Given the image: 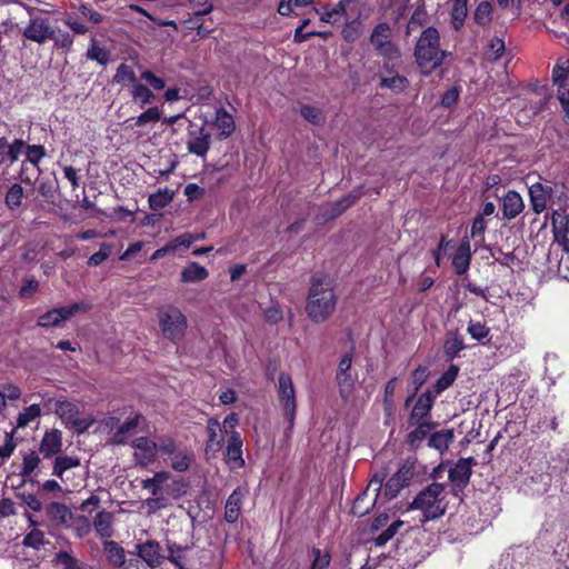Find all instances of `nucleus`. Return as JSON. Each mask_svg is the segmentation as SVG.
<instances>
[{
	"mask_svg": "<svg viewBox=\"0 0 569 569\" xmlns=\"http://www.w3.org/2000/svg\"><path fill=\"white\" fill-rule=\"evenodd\" d=\"M336 305L332 280L325 274L312 276L306 303L308 317L316 323H322L333 313Z\"/></svg>",
	"mask_w": 569,
	"mask_h": 569,
	"instance_id": "1",
	"label": "nucleus"
},
{
	"mask_svg": "<svg viewBox=\"0 0 569 569\" xmlns=\"http://www.w3.org/2000/svg\"><path fill=\"white\" fill-rule=\"evenodd\" d=\"M452 53L440 48V33L437 28H426L418 38L413 57L416 63L426 76L440 68Z\"/></svg>",
	"mask_w": 569,
	"mask_h": 569,
	"instance_id": "2",
	"label": "nucleus"
},
{
	"mask_svg": "<svg viewBox=\"0 0 569 569\" xmlns=\"http://www.w3.org/2000/svg\"><path fill=\"white\" fill-rule=\"evenodd\" d=\"M445 489V483H430L413 498L412 502L409 505V509L420 510L422 512L421 522L440 518L446 513L448 507Z\"/></svg>",
	"mask_w": 569,
	"mask_h": 569,
	"instance_id": "3",
	"label": "nucleus"
},
{
	"mask_svg": "<svg viewBox=\"0 0 569 569\" xmlns=\"http://www.w3.org/2000/svg\"><path fill=\"white\" fill-rule=\"evenodd\" d=\"M157 317L164 339L178 343L184 338L188 321L178 307L172 305L162 306L158 309Z\"/></svg>",
	"mask_w": 569,
	"mask_h": 569,
	"instance_id": "4",
	"label": "nucleus"
},
{
	"mask_svg": "<svg viewBox=\"0 0 569 569\" xmlns=\"http://www.w3.org/2000/svg\"><path fill=\"white\" fill-rule=\"evenodd\" d=\"M391 31L390 26L387 22L378 23L369 38L370 43L379 56H381L386 62L383 68L387 72L392 73V68H389L388 62L400 58V48L390 40Z\"/></svg>",
	"mask_w": 569,
	"mask_h": 569,
	"instance_id": "5",
	"label": "nucleus"
},
{
	"mask_svg": "<svg viewBox=\"0 0 569 569\" xmlns=\"http://www.w3.org/2000/svg\"><path fill=\"white\" fill-rule=\"evenodd\" d=\"M54 412L66 427L74 429L79 435L86 432L96 422L92 416L80 417L78 405L68 400L56 401Z\"/></svg>",
	"mask_w": 569,
	"mask_h": 569,
	"instance_id": "6",
	"label": "nucleus"
},
{
	"mask_svg": "<svg viewBox=\"0 0 569 569\" xmlns=\"http://www.w3.org/2000/svg\"><path fill=\"white\" fill-rule=\"evenodd\" d=\"M473 465H476V461L472 457L460 458L448 470V478L451 482V493L460 500L465 488L469 485Z\"/></svg>",
	"mask_w": 569,
	"mask_h": 569,
	"instance_id": "7",
	"label": "nucleus"
},
{
	"mask_svg": "<svg viewBox=\"0 0 569 569\" xmlns=\"http://www.w3.org/2000/svg\"><path fill=\"white\" fill-rule=\"evenodd\" d=\"M389 515L380 513L378 515L370 525V531L372 533L380 531L377 536L372 537V542L376 547L386 546L399 531V529L405 525V522L400 519L395 520L389 523Z\"/></svg>",
	"mask_w": 569,
	"mask_h": 569,
	"instance_id": "8",
	"label": "nucleus"
},
{
	"mask_svg": "<svg viewBox=\"0 0 569 569\" xmlns=\"http://www.w3.org/2000/svg\"><path fill=\"white\" fill-rule=\"evenodd\" d=\"M91 305L86 301L76 302L69 307L56 308L41 315L38 319L40 327H58L64 320L70 319L78 312H87Z\"/></svg>",
	"mask_w": 569,
	"mask_h": 569,
	"instance_id": "9",
	"label": "nucleus"
},
{
	"mask_svg": "<svg viewBox=\"0 0 569 569\" xmlns=\"http://www.w3.org/2000/svg\"><path fill=\"white\" fill-rule=\"evenodd\" d=\"M278 393L283 416L291 428L296 416V396L292 379L288 373L282 372L279 376Z\"/></svg>",
	"mask_w": 569,
	"mask_h": 569,
	"instance_id": "10",
	"label": "nucleus"
},
{
	"mask_svg": "<svg viewBox=\"0 0 569 569\" xmlns=\"http://www.w3.org/2000/svg\"><path fill=\"white\" fill-rule=\"evenodd\" d=\"M362 196V188L353 189L346 197L338 201L328 203L321 209V212L316 217L318 223L327 222L341 216L348 208L356 203Z\"/></svg>",
	"mask_w": 569,
	"mask_h": 569,
	"instance_id": "11",
	"label": "nucleus"
},
{
	"mask_svg": "<svg viewBox=\"0 0 569 569\" xmlns=\"http://www.w3.org/2000/svg\"><path fill=\"white\" fill-rule=\"evenodd\" d=\"M415 476V463L407 460L405 461L398 471L388 479L385 485V496L388 499H393L398 493L408 487Z\"/></svg>",
	"mask_w": 569,
	"mask_h": 569,
	"instance_id": "12",
	"label": "nucleus"
},
{
	"mask_svg": "<svg viewBox=\"0 0 569 569\" xmlns=\"http://www.w3.org/2000/svg\"><path fill=\"white\" fill-rule=\"evenodd\" d=\"M211 146V133L206 128L190 122L188 129L187 149L191 154L204 158Z\"/></svg>",
	"mask_w": 569,
	"mask_h": 569,
	"instance_id": "13",
	"label": "nucleus"
},
{
	"mask_svg": "<svg viewBox=\"0 0 569 569\" xmlns=\"http://www.w3.org/2000/svg\"><path fill=\"white\" fill-rule=\"evenodd\" d=\"M359 6V0H340L333 7L325 6L321 10L316 9L322 22L335 24L341 20L342 17L352 14Z\"/></svg>",
	"mask_w": 569,
	"mask_h": 569,
	"instance_id": "14",
	"label": "nucleus"
},
{
	"mask_svg": "<svg viewBox=\"0 0 569 569\" xmlns=\"http://www.w3.org/2000/svg\"><path fill=\"white\" fill-rule=\"evenodd\" d=\"M22 34L26 39L43 44L50 38H53V28L48 19L42 17H31L28 24L23 28Z\"/></svg>",
	"mask_w": 569,
	"mask_h": 569,
	"instance_id": "15",
	"label": "nucleus"
},
{
	"mask_svg": "<svg viewBox=\"0 0 569 569\" xmlns=\"http://www.w3.org/2000/svg\"><path fill=\"white\" fill-rule=\"evenodd\" d=\"M146 563L147 567L154 569L162 562L161 546L157 540H147L142 543H137L132 552Z\"/></svg>",
	"mask_w": 569,
	"mask_h": 569,
	"instance_id": "16",
	"label": "nucleus"
},
{
	"mask_svg": "<svg viewBox=\"0 0 569 569\" xmlns=\"http://www.w3.org/2000/svg\"><path fill=\"white\" fill-rule=\"evenodd\" d=\"M351 365L352 351L346 353L341 358L336 373V380L339 386L340 396L345 399L349 397L355 385V379L350 375Z\"/></svg>",
	"mask_w": 569,
	"mask_h": 569,
	"instance_id": "17",
	"label": "nucleus"
},
{
	"mask_svg": "<svg viewBox=\"0 0 569 569\" xmlns=\"http://www.w3.org/2000/svg\"><path fill=\"white\" fill-rule=\"evenodd\" d=\"M373 486L375 491L379 492L382 486V479L375 477L371 479L367 489L357 496L351 508L352 515L363 517L375 507L378 493H376L375 498H370L368 495V490Z\"/></svg>",
	"mask_w": 569,
	"mask_h": 569,
	"instance_id": "18",
	"label": "nucleus"
},
{
	"mask_svg": "<svg viewBox=\"0 0 569 569\" xmlns=\"http://www.w3.org/2000/svg\"><path fill=\"white\" fill-rule=\"evenodd\" d=\"M553 190L549 184L536 182L529 188L531 207L535 213L539 214L547 208L548 200L552 197Z\"/></svg>",
	"mask_w": 569,
	"mask_h": 569,
	"instance_id": "19",
	"label": "nucleus"
},
{
	"mask_svg": "<svg viewBox=\"0 0 569 569\" xmlns=\"http://www.w3.org/2000/svg\"><path fill=\"white\" fill-rule=\"evenodd\" d=\"M62 449V432L58 429H51L44 432L40 446L39 452L44 458H51L59 453Z\"/></svg>",
	"mask_w": 569,
	"mask_h": 569,
	"instance_id": "20",
	"label": "nucleus"
},
{
	"mask_svg": "<svg viewBox=\"0 0 569 569\" xmlns=\"http://www.w3.org/2000/svg\"><path fill=\"white\" fill-rule=\"evenodd\" d=\"M435 401V396L430 390L421 393L411 411L409 422L418 423L422 421L431 411Z\"/></svg>",
	"mask_w": 569,
	"mask_h": 569,
	"instance_id": "21",
	"label": "nucleus"
},
{
	"mask_svg": "<svg viewBox=\"0 0 569 569\" xmlns=\"http://www.w3.org/2000/svg\"><path fill=\"white\" fill-rule=\"evenodd\" d=\"M226 456L228 460L233 463V468L244 466V460L242 459V439L240 433L236 430L230 431Z\"/></svg>",
	"mask_w": 569,
	"mask_h": 569,
	"instance_id": "22",
	"label": "nucleus"
},
{
	"mask_svg": "<svg viewBox=\"0 0 569 569\" xmlns=\"http://www.w3.org/2000/svg\"><path fill=\"white\" fill-rule=\"evenodd\" d=\"M429 552L422 548L421 543L417 540L412 541V543L406 548L402 558H399L402 561V566L407 569L416 568L420 562H422Z\"/></svg>",
	"mask_w": 569,
	"mask_h": 569,
	"instance_id": "23",
	"label": "nucleus"
},
{
	"mask_svg": "<svg viewBox=\"0 0 569 569\" xmlns=\"http://www.w3.org/2000/svg\"><path fill=\"white\" fill-rule=\"evenodd\" d=\"M523 208L522 198L518 192L510 190L505 194L502 199V213L505 219L511 220L516 218L521 213Z\"/></svg>",
	"mask_w": 569,
	"mask_h": 569,
	"instance_id": "24",
	"label": "nucleus"
},
{
	"mask_svg": "<svg viewBox=\"0 0 569 569\" xmlns=\"http://www.w3.org/2000/svg\"><path fill=\"white\" fill-rule=\"evenodd\" d=\"M219 430V421L216 418H210L207 425L208 440L204 449V455L208 459L214 457L216 453L221 449L222 439L218 437Z\"/></svg>",
	"mask_w": 569,
	"mask_h": 569,
	"instance_id": "25",
	"label": "nucleus"
},
{
	"mask_svg": "<svg viewBox=\"0 0 569 569\" xmlns=\"http://www.w3.org/2000/svg\"><path fill=\"white\" fill-rule=\"evenodd\" d=\"M132 446L141 451V455L136 453V458L140 463H148L152 461L156 457V452L158 451L157 442L152 441L148 437H139L133 442Z\"/></svg>",
	"mask_w": 569,
	"mask_h": 569,
	"instance_id": "26",
	"label": "nucleus"
},
{
	"mask_svg": "<svg viewBox=\"0 0 569 569\" xmlns=\"http://www.w3.org/2000/svg\"><path fill=\"white\" fill-rule=\"evenodd\" d=\"M242 499L243 493L240 488L234 489L229 496L224 506V519L227 522L233 523L239 519Z\"/></svg>",
	"mask_w": 569,
	"mask_h": 569,
	"instance_id": "27",
	"label": "nucleus"
},
{
	"mask_svg": "<svg viewBox=\"0 0 569 569\" xmlns=\"http://www.w3.org/2000/svg\"><path fill=\"white\" fill-rule=\"evenodd\" d=\"M471 261L469 241H463L452 258V267L457 274L461 276L467 272Z\"/></svg>",
	"mask_w": 569,
	"mask_h": 569,
	"instance_id": "28",
	"label": "nucleus"
},
{
	"mask_svg": "<svg viewBox=\"0 0 569 569\" xmlns=\"http://www.w3.org/2000/svg\"><path fill=\"white\" fill-rule=\"evenodd\" d=\"M47 515L57 526H69L72 519L71 510L60 502H51L47 507Z\"/></svg>",
	"mask_w": 569,
	"mask_h": 569,
	"instance_id": "29",
	"label": "nucleus"
},
{
	"mask_svg": "<svg viewBox=\"0 0 569 569\" xmlns=\"http://www.w3.org/2000/svg\"><path fill=\"white\" fill-rule=\"evenodd\" d=\"M103 552L112 566L120 568L122 565H126V551L117 541L104 540Z\"/></svg>",
	"mask_w": 569,
	"mask_h": 569,
	"instance_id": "30",
	"label": "nucleus"
},
{
	"mask_svg": "<svg viewBox=\"0 0 569 569\" xmlns=\"http://www.w3.org/2000/svg\"><path fill=\"white\" fill-rule=\"evenodd\" d=\"M113 513L107 510L99 511L93 520V527L101 538H110L113 535Z\"/></svg>",
	"mask_w": 569,
	"mask_h": 569,
	"instance_id": "31",
	"label": "nucleus"
},
{
	"mask_svg": "<svg viewBox=\"0 0 569 569\" xmlns=\"http://www.w3.org/2000/svg\"><path fill=\"white\" fill-rule=\"evenodd\" d=\"M453 437L451 429L436 431L429 437L428 446L442 453L449 448V445L453 441Z\"/></svg>",
	"mask_w": 569,
	"mask_h": 569,
	"instance_id": "32",
	"label": "nucleus"
},
{
	"mask_svg": "<svg viewBox=\"0 0 569 569\" xmlns=\"http://www.w3.org/2000/svg\"><path fill=\"white\" fill-rule=\"evenodd\" d=\"M214 123L219 130L220 138H228L236 129L234 121L231 114H229L227 110L223 108H220L216 111Z\"/></svg>",
	"mask_w": 569,
	"mask_h": 569,
	"instance_id": "33",
	"label": "nucleus"
},
{
	"mask_svg": "<svg viewBox=\"0 0 569 569\" xmlns=\"http://www.w3.org/2000/svg\"><path fill=\"white\" fill-rule=\"evenodd\" d=\"M140 416H136L121 423L112 436V443L123 445L131 432L139 426Z\"/></svg>",
	"mask_w": 569,
	"mask_h": 569,
	"instance_id": "34",
	"label": "nucleus"
},
{
	"mask_svg": "<svg viewBox=\"0 0 569 569\" xmlns=\"http://www.w3.org/2000/svg\"><path fill=\"white\" fill-rule=\"evenodd\" d=\"M208 274V270L204 267L200 266L198 262H191L181 271V281L199 282L204 280Z\"/></svg>",
	"mask_w": 569,
	"mask_h": 569,
	"instance_id": "35",
	"label": "nucleus"
},
{
	"mask_svg": "<svg viewBox=\"0 0 569 569\" xmlns=\"http://www.w3.org/2000/svg\"><path fill=\"white\" fill-rule=\"evenodd\" d=\"M24 190L20 183H13L4 196V204L10 211H16L22 206Z\"/></svg>",
	"mask_w": 569,
	"mask_h": 569,
	"instance_id": "36",
	"label": "nucleus"
},
{
	"mask_svg": "<svg viewBox=\"0 0 569 569\" xmlns=\"http://www.w3.org/2000/svg\"><path fill=\"white\" fill-rule=\"evenodd\" d=\"M468 0H453L451 9V23L455 30H460L468 16Z\"/></svg>",
	"mask_w": 569,
	"mask_h": 569,
	"instance_id": "37",
	"label": "nucleus"
},
{
	"mask_svg": "<svg viewBox=\"0 0 569 569\" xmlns=\"http://www.w3.org/2000/svg\"><path fill=\"white\" fill-rule=\"evenodd\" d=\"M353 19L346 23L342 30V37L347 42H355L361 34V21L359 8L351 14Z\"/></svg>",
	"mask_w": 569,
	"mask_h": 569,
	"instance_id": "38",
	"label": "nucleus"
},
{
	"mask_svg": "<svg viewBox=\"0 0 569 569\" xmlns=\"http://www.w3.org/2000/svg\"><path fill=\"white\" fill-rule=\"evenodd\" d=\"M173 191L164 188L149 196V206L152 210H160L168 206L173 199Z\"/></svg>",
	"mask_w": 569,
	"mask_h": 569,
	"instance_id": "39",
	"label": "nucleus"
},
{
	"mask_svg": "<svg viewBox=\"0 0 569 569\" xmlns=\"http://www.w3.org/2000/svg\"><path fill=\"white\" fill-rule=\"evenodd\" d=\"M86 57L89 60L97 61L101 66H106L109 62L110 53L107 49L99 47L97 39L92 38Z\"/></svg>",
	"mask_w": 569,
	"mask_h": 569,
	"instance_id": "40",
	"label": "nucleus"
},
{
	"mask_svg": "<svg viewBox=\"0 0 569 569\" xmlns=\"http://www.w3.org/2000/svg\"><path fill=\"white\" fill-rule=\"evenodd\" d=\"M79 465L80 459L78 457L58 456L54 459L52 473L59 478H62L64 471L78 467Z\"/></svg>",
	"mask_w": 569,
	"mask_h": 569,
	"instance_id": "41",
	"label": "nucleus"
},
{
	"mask_svg": "<svg viewBox=\"0 0 569 569\" xmlns=\"http://www.w3.org/2000/svg\"><path fill=\"white\" fill-rule=\"evenodd\" d=\"M417 427L408 435V443L411 447H418L420 442L428 436L429 431L433 427L431 422L419 421L416 423Z\"/></svg>",
	"mask_w": 569,
	"mask_h": 569,
	"instance_id": "42",
	"label": "nucleus"
},
{
	"mask_svg": "<svg viewBox=\"0 0 569 569\" xmlns=\"http://www.w3.org/2000/svg\"><path fill=\"white\" fill-rule=\"evenodd\" d=\"M459 368L456 365H451L446 372L437 380L433 386L436 395H440L447 388H449L458 376Z\"/></svg>",
	"mask_w": 569,
	"mask_h": 569,
	"instance_id": "43",
	"label": "nucleus"
},
{
	"mask_svg": "<svg viewBox=\"0 0 569 569\" xmlns=\"http://www.w3.org/2000/svg\"><path fill=\"white\" fill-rule=\"evenodd\" d=\"M212 9H213L212 4H209L202 9H197L194 12V17L188 21L189 28L196 29L198 31V34H200V36L208 34L212 30V28L204 26L203 22H200V17L210 13L212 11Z\"/></svg>",
	"mask_w": 569,
	"mask_h": 569,
	"instance_id": "44",
	"label": "nucleus"
},
{
	"mask_svg": "<svg viewBox=\"0 0 569 569\" xmlns=\"http://www.w3.org/2000/svg\"><path fill=\"white\" fill-rule=\"evenodd\" d=\"M131 97L132 100L139 102L141 107L152 103L156 99L153 92L142 83L134 84L131 90Z\"/></svg>",
	"mask_w": 569,
	"mask_h": 569,
	"instance_id": "45",
	"label": "nucleus"
},
{
	"mask_svg": "<svg viewBox=\"0 0 569 569\" xmlns=\"http://www.w3.org/2000/svg\"><path fill=\"white\" fill-rule=\"evenodd\" d=\"M463 349V339L458 335H453L447 338L443 345V352L447 360H453L458 356V353Z\"/></svg>",
	"mask_w": 569,
	"mask_h": 569,
	"instance_id": "46",
	"label": "nucleus"
},
{
	"mask_svg": "<svg viewBox=\"0 0 569 569\" xmlns=\"http://www.w3.org/2000/svg\"><path fill=\"white\" fill-rule=\"evenodd\" d=\"M492 20V6L488 1H481L475 12H473V21L479 26H487Z\"/></svg>",
	"mask_w": 569,
	"mask_h": 569,
	"instance_id": "47",
	"label": "nucleus"
},
{
	"mask_svg": "<svg viewBox=\"0 0 569 569\" xmlns=\"http://www.w3.org/2000/svg\"><path fill=\"white\" fill-rule=\"evenodd\" d=\"M169 472H157L152 478L142 480V488L149 490L152 496H158L161 486L169 479Z\"/></svg>",
	"mask_w": 569,
	"mask_h": 569,
	"instance_id": "48",
	"label": "nucleus"
},
{
	"mask_svg": "<svg viewBox=\"0 0 569 569\" xmlns=\"http://www.w3.org/2000/svg\"><path fill=\"white\" fill-rule=\"evenodd\" d=\"M26 161L36 167L39 171V164L41 160L47 156L46 149L41 144H28L26 143Z\"/></svg>",
	"mask_w": 569,
	"mask_h": 569,
	"instance_id": "49",
	"label": "nucleus"
},
{
	"mask_svg": "<svg viewBox=\"0 0 569 569\" xmlns=\"http://www.w3.org/2000/svg\"><path fill=\"white\" fill-rule=\"evenodd\" d=\"M112 82L113 83H124V82H129L132 84V88L134 87V84H137V77H136V73L132 69V67H130L129 64L127 63H121L117 70H116V74L113 76L112 78Z\"/></svg>",
	"mask_w": 569,
	"mask_h": 569,
	"instance_id": "50",
	"label": "nucleus"
},
{
	"mask_svg": "<svg viewBox=\"0 0 569 569\" xmlns=\"http://www.w3.org/2000/svg\"><path fill=\"white\" fill-rule=\"evenodd\" d=\"M380 88H388L396 92H402L408 86L409 81L406 77L395 74L392 77H381Z\"/></svg>",
	"mask_w": 569,
	"mask_h": 569,
	"instance_id": "51",
	"label": "nucleus"
},
{
	"mask_svg": "<svg viewBox=\"0 0 569 569\" xmlns=\"http://www.w3.org/2000/svg\"><path fill=\"white\" fill-rule=\"evenodd\" d=\"M41 415V409L39 405H31L23 409L22 412L18 415L17 418V428H23L29 425L32 420L38 418Z\"/></svg>",
	"mask_w": 569,
	"mask_h": 569,
	"instance_id": "52",
	"label": "nucleus"
},
{
	"mask_svg": "<svg viewBox=\"0 0 569 569\" xmlns=\"http://www.w3.org/2000/svg\"><path fill=\"white\" fill-rule=\"evenodd\" d=\"M300 114L305 120L315 126H320L325 122V117L321 110L313 106H302L300 109Z\"/></svg>",
	"mask_w": 569,
	"mask_h": 569,
	"instance_id": "53",
	"label": "nucleus"
},
{
	"mask_svg": "<svg viewBox=\"0 0 569 569\" xmlns=\"http://www.w3.org/2000/svg\"><path fill=\"white\" fill-rule=\"evenodd\" d=\"M26 143L22 139H14L11 143H8L6 157L10 163L18 161L19 157L24 153Z\"/></svg>",
	"mask_w": 569,
	"mask_h": 569,
	"instance_id": "54",
	"label": "nucleus"
},
{
	"mask_svg": "<svg viewBox=\"0 0 569 569\" xmlns=\"http://www.w3.org/2000/svg\"><path fill=\"white\" fill-rule=\"evenodd\" d=\"M44 533L39 529H32L28 535L24 536L22 545L24 547L39 550L44 545Z\"/></svg>",
	"mask_w": 569,
	"mask_h": 569,
	"instance_id": "55",
	"label": "nucleus"
},
{
	"mask_svg": "<svg viewBox=\"0 0 569 569\" xmlns=\"http://www.w3.org/2000/svg\"><path fill=\"white\" fill-rule=\"evenodd\" d=\"M311 553L313 556L311 569H327L329 567L331 560L329 552L323 553L319 548H312Z\"/></svg>",
	"mask_w": 569,
	"mask_h": 569,
	"instance_id": "56",
	"label": "nucleus"
},
{
	"mask_svg": "<svg viewBox=\"0 0 569 569\" xmlns=\"http://www.w3.org/2000/svg\"><path fill=\"white\" fill-rule=\"evenodd\" d=\"M503 52H505L503 40L498 37L492 38L487 46L488 58L492 61H496L501 58Z\"/></svg>",
	"mask_w": 569,
	"mask_h": 569,
	"instance_id": "57",
	"label": "nucleus"
},
{
	"mask_svg": "<svg viewBox=\"0 0 569 569\" xmlns=\"http://www.w3.org/2000/svg\"><path fill=\"white\" fill-rule=\"evenodd\" d=\"M161 119V111L157 107H151L142 112L136 120L137 127H143L149 122H158Z\"/></svg>",
	"mask_w": 569,
	"mask_h": 569,
	"instance_id": "58",
	"label": "nucleus"
},
{
	"mask_svg": "<svg viewBox=\"0 0 569 569\" xmlns=\"http://www.w3.org/2000/svg\"><path fill=\"white\" fill-rule=\"evenodd\" d=\"M111 253H112V247L108 243H101L99 250L89 258L88 264L89 266H99L104 260H107Z\"/></svg>",
	"mask_w": 569,
	"mask_h": 569,
	"instance_id": "59",
	"label": "nucleus"
},
{
	"mask_svg": "<svg viewBox=\"0 0 569 569\" xmlns=\"http://www.w3.org/2000/svg\"><path fill=\"white\" fill-rule=\"evenodd\" d=\"M40 458L39 456L32 451L29 455L23 457L21 476L27 477L34 471V469L39 466Z\"/></svg>",
	"mask_w": 569,
	"mask_h": 569,
	"instance_id": "60",
	"label": "nucleus"
},
{
	"mask_svg": "<svg viewBox=\"0 0 569 569\" xmlns=\"http://www.w3.org/2000/svg\"><path fill=\"white\" fill-rule=\"evenodd\" d=\"M192 462V458L190 455L178 452L174 453L171 460V467L179 472H183L189 469Z\"/></svg>",
	"mask_w": 569,
	"mask_h": 569,
	"instance_id": "61",
	"label": "nucleus"
},
{
	"mask_svg": "<svg viewBox=\"0 0 569 569\" xmlns=\"http://www.w3.org/2000/svg\"><path fill=\"white\" fill-rule=\"evenodd\" d=\"M14 433L16 429H12L10 432H6L4 443L0 446V458L2 460L9 458L17 447V443L13 440Z\"/></svg>",
	"mask_w": 569,
	"mask_h": 569,
	"instance_id": "62",
	"label": "nucleus"
},
{
	"mask_svg": "<svg viewBox=\"0 0 569 569\" xmlns=\"http://www.w3.org/2000/svg\"><path fill=\"white\" fill-rule=\"evenodd\" d=\"M56 562L63 569H79L78 560L67 551H59L56 555Z\"/></svg>",
	"mask_w": 569,
	"mask_h": 569,
	"instance_id": "63",
	"label": "nucleus"
},
{
	"mask_svg": "<svg viewBox=\"0 0 569 569\" xmlns=\"http://www.w3.org/2000/svg\"><path fill=\"white\" fill-rule=\"evenodd\" d=\"M569 76V64L568 61L562 64H556L552 70V81L555 84L561 86L566 81Z\"/></svg>",
	"mask_w": 569,
	"mask_h": 569,
	"instance_id": "64",
	"label": "nucleus"
}]
</instances>
